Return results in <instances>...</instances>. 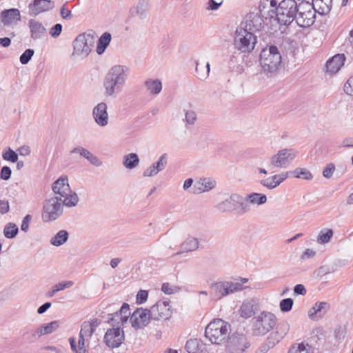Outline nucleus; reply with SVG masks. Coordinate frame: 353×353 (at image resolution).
I'll use <instances>...</instances> for the list:
<instances>
[{
    "label": "nucleus",
    "mask_w": 353,
    "mask_h": 353,
    "mask_svg": "<svg viewBox=\"0 0 353 353\" xmlns=\"http://www.w3.org/2000/svg\"><path fill=\"white\" fill-rule=\"evenodd\" d=\"M125 339L122 328L112 327L107 330L104 335V343L110 348L119 347Z\"/></svg>",
    "instance_id": "2eb2a0df"
},
{
    "label": "nucleus",
    "mask_w": 353,
    "mask_h": 353,
    "mask_svg": "<svg viewBox=\"0 0 353 353\" xmlns=\"http://www.w3.org/2000/svg\"><path fill=\"white\" fill-rule=\"evenodd\" d=\"M54 7V2L52 0H33L28 8L30 16L36 17L43 12L52 10Z\"/></svg>",
    "instance_id": "dca6fc26"
},
{
    "label": "nucleus",
    "mask_w": 353,
    "mask_h": 353,
    "mask_svg": "<svg viewBox=\"0 0 353 353\" xmlns=\"http://www.w3.org/2000/svg\"><path fill=\"white\" fill-rule=\"evenodd\" d=\"M248 281V279L246 278H240L233 281L216 282L210 286V296L212 299L219 300L224 296L243 290L245 288L243 284Z\"/></svg>",
    "instance_id": "7ed1b4c3"
},
{
    "label": "nucleus",
    "mask_w": 353,
    "mask_h": 353,
    "mask_svg": "<svg viewBox=\"0 0 353 353\" xmlns=\"http://www.w3.org/2000/svg\"><path fill=\"white\" fill-rule=\"evenodd\" d=\"M283 336L279 334L278 332H272L268 338V346L271 347H274L283 339Z\"/></svg>",
    "instance_id": "09e8293b"
},
{
    "label": "nucleus",
    "mask_w": 353,
    "mask_h": 353,
    "mask_svg": "<svg viewBox=\"0 0 353 353\" xmlns=\"http://www.w3.org/2000/svg\"><path fill=\"white\" fill-rule=\"evenodd\" d=\"M148 291L140 290L137 294V302L139 304L145 303L148 299Z\"/></svg>",
    "instance_id": "0e129e2a"
},
{
    "label": "nucleus",
    "mask_w": 353,
    "mask_h": 353,
    "mask_svg": "<svg viewBox=\"0 0 353 353\" xmlns=\"http://www.w3.org/2000/svg\"><path fill=\"white\" fill-rule=\"evenodd\" d=\"M290 174L297 179L311 180L313 178L312 173L305 168H296L294 170L290 172Z\"/></svg>",
    "instance_id": "c03bdc74"
},
{
    "label": "nucleus",
    "mask_w": 353,
    "mask_h": 353,
    "mask_svg": "<svg viewBox=\"0 0 353 353\" xmlns=\"http://www.w3.org/2000/svg\"><path fill=\"white\" fill-rule=\"evenodd\" d=\"M333 230L332 229L322 230L317 237V242L319 244H325L330 242L333 236Z\"/></svg>",
    "instance_id": "a18cd8bd"
},
{
    "label": "nucleus",
    "mask_w": 353,
    "mask_h": 353,
    "mask_svg": "<svg viewBox=\"0 0 353 353\" xmlns=\"http://www.w3.org/2000/svg\"><path fill=\"white\" fill-rule=\"evenodd\" d=\"M139 162V158L136 153H129L125 154L123 158V166L129 170H132L137 167Z\"/></svg>",
    "instance_id": "c9c22d12"
},
{
    "label": "nucleus",
    "mask_w": 353,
    "mask_h": 353,
    "mask_svg": "<svg viewBox=\"0 0 353 353\" xmlns=\"http://www.w3.org/2000/svg\"><path fill=\"white\" fill-rule=\"evenodd\" d=\"M19 232L17 225L12 223L7 224L3 229V234L8 239H13Z\"/></svg>",
    "instance_id": "49530a36"
},
{
    "label": "nucleus",
    "mask_w": 353,
    "mask_h": 353,
    "mask_svg": "<svg viewBox=\"0 0 353 353\" xmlns=\"http://www.w3.org/2000/svg\"><path fill=\"white\" fill-rule=\"evenodd\" d=\"M68 238V232L65 230H61L50 239V242L52 245L59 247L66 243Z\"/></svg>",
    "instance_id": "4c0bfd02"
},
{
    "label": "nucleus",
    "mask_w": 353,
    "mask_h": 353,
    "mask_svg": "<svg viewBox=\"0 0 353 353\" xmlns=\"http://www.w3.org/2000/svg\"><path fill=\"white\" fill-rule=\"evenodd\" d=\"M168 163V156L166 153L161 154L158 160L147 168L143 173L145 177L156 176L159 172L163 171Z\"/></svg>",
    "instance_id": "aec40b11"
},
{
    "label": "nucleus",
    "mask_w": 353,
    "mask_h": 353,
    "mask_svg": "<svg viewBox=\"0 0 353 353\" xmlns=\"http://www.w3.org/2000/svg\"><path fill=\"white\" fill-rule=\"evenodd\" d=\"M216 185V181L212 178H200L194 184V193L208 192L215 188Z\"/></svg>",
    "instance_id": "b1692460"
},
{
    "label": "nucleus",
    "mask_w": 353,
    "mask_h": 353,
    "mask_svg": "<svg viewBox=\"0 0 353 353\" xmlns=\"http://www.w3.org/2000/svg\"><path fill=\"white\" fill-rule=\"evenodd\" d=\"M329 309L330 304L327 302L316 303L314 306L309 310L308 316L313 320L319 319L322 318Z\"/></svg>",
    "instance_id": "c85d7f7f"
},
{
    "label": "nucleus",
    "mask_w": 353,
    "mask_h": 353,
    "mask_svg": "<svg viewBox=\"0 0 353 353\" xmlns=\"http://www.w3.org/2000/svg\"><path fill=\"white\" fill-rule=\"evenodd\" d=\"M294 301L291 298H286L280 302V309L282 312H286L292 310Z\"/></svg>",
    "instance_id": "8fccbe9b"
},
{
    "label": "nucleus",
    "mask_w": 353,
    "mask_h": 353,
    "mask_svg": "<svg viewBox=\"0 0 353 353\" xmlns=\"http://www.w3.org/2000/svg\"><path fill=\"white\" fill-rule=\"evenodd\" d=\"M252 332L254 336H263L269 332L276 324L275 315L270 312H261L252 318Z\"/></svg>",
    "instance_id": "423d86ee"
},
{
    "label": "nucleus",
    "mask_w": 353,
    "mask_h": 353,
    "mask_svg": "<svg viewBox=\"0 0 353 353\" xmlns=\"http://www.w3.org/2000/svg\"><path fill=\"white\" fill-rule=\"evenodd\" d=\"M210 67V63L208 62L205 65H200V64L196 62L195 71L197 78L202 81L205 80L209 76Z\"/></svg>",
    "instance_id": "37998d69"
},
{
    "label": "nucleus",
    "mask_w": 353,
    "mask_h": 353,
    "mask_svg": "<svg viewBox=\"0 0 353 353\" xmlns=\"http://www.w3.org/2000/svg\"><path fill=\"white\" fill-rule=\"evenodd\" d=\"M129 72L130 68L126 65H113L104 78V94L106 97H116L123 90Z\"/></svg>",
    "instance_id": "f03ea898"
},
{
    "label": "nucleus",
    "mask_w": 353,
    "mask_h": 353,
    "mask_svg": "<svg viewBox=\"0 0 353 353\" xmlns=\"http://www.w3.org/2000/svg\"><path fill=\"white\" fill-rule=\"evenodd\" d=\"M52 188L54 193L59 194V196H65L71 190L66 176H61L54 181Z\"/></svg>",
    "instance_id": "cd10ccee"
},
{
    "label": "nucleus",
    "mask_w": 353,
    "mask_h": 353,
    "mask_svg": "<svg viewBox=\"0 0 353 353\" xmlns=\"http://www.w3.org/2000/svg\"><path fill=\"white\" fill-rule=\"evenodd\" d=\"M11 169L8 166H3L1 170V178L3 180H8L11 176Z\"/></svg>",
    "instance_id": "774afa93"
},
{
    "label": "nucleus",
    "mask_w": 353,
    "mask_h": 353,
    "mask_svg": "<svg viewBox=\"0 0 353 353\" xmlns=\"http://www.w3.org/2000/svg\"><path fill=\"white\" fill-rule=\"evenodd\" d=\"M263 17L258 12H250L247 14L245 21V27L251 32L260 31L264 26Z\"/></svg>",
    "instance_id": "412c9836"
},
{
    "label": "nucleus",
    "mask_w": 353,
    "mask_h": 353,
    "mask_svg": "<svg viewBox=\"0 0 353 353\" xmlns=\"http://www.w3.org/2000/svg\"><path fill=\"white\" fill-rule=\"evenodd\" d=\"M256 43V37L253 32L243 27L238 28L235 32L234 45L243 53L252 52Z\"/></svg>",
    "instance_id": "6e6552de"
},
{
    "label": "nucleus",
    "mask_w": 353,
    "mask_h": 353,
    "mask_svg": "<svg viewBox=\"0 0 353 353\" xmlns=\"http://www.w3.org/2000/svg\"><path fill=\"white\" fill-rule=\"evenodd\" d=\"M63 214L62 199L58 196L51 197L45 201L41 214L44 222L57 219Z\"/></svg>",
    "instance_id": "9d476101"
},
{
    "label": "nucleus",
    "mask_w": 353,
    "mask_h": 353,
    "mask_svg": "<svg viewBox=\"0 0 353 353\" xmlns=\"http://www.w3.org/2000/svg\"><path fill=\"white\" fill-rule=\"evenodd\" d=\"M344 91L349 95H353V77H350L345 84Z\"/></svg>",
    "instance_id": "338daca9"
},
{
    "label": "nucleus",
    "mask_w": 353,
    "mask_h": 353,
    "mask_svg": "<svg viewBox=\"0 0 353 353\" xmlns=\"http://www.w3.org/2000/svg\"><path fill=\"white\" fill-rule=\"evenodd\" d=\"M198 247L199 241L196 238H188L181 245V252L194 251Z\"/></svg>",
    "instance_id": "a19ab883"
},
{
    "label": "nucleus",
    "mask_w": 353,
    "mask_h": 353,
    "mask_svg": "<svg viewBox=\"0 0 353 353\" xmlns=\"http://www.w3.org/2000/svg\"><path fill=\"white\" fill-rule=\"evenodd\" d=\"M288 353H314V348L308 343H295L289 349Z\"/></svg>",
    "instance_id": "58836bf2"
},
{
    "label": "nucleus",
    "mask_w": 353,
    "mask_h": 353,
    "mask_svg": "<svg viewBox=\"0 0 353 353\" xmlns=\"http://www.w3.org/2000/svg\"><path fill=\"white\" fill-rule=\"evenodd\" d=\"M59 327V321H54L47 324H43L38 327L34 334V336H41L50 334L56 331Z\"/></svg>",
    "instance_id": "2f4dec72"
},
{
    "label": "nucleus",
    "mask_w": 353,
    "mask_h": 353,
    "mask_svg": "<svg viewBox=\"0 0 353 353\" xmlns=\"http://www.w3.org/2000/svg\"><path fill=\"white\" fill-rule=\"evenodd\" d=\"M335 171V165L333 163L327 164L326 167L323 171V176L326 179H330L334 172Z\"/></svg>",
    "instance_id": "6e6d98bb"
},
{
    "label": "nucleus",
    "mask_w": 353,
    "mask_h": 353,
    "mask_svg": "<svg viewBox=\"0 0 353 353\" xmlns=\"http://www.w3.org/2000/svg\"><path fill=\"white\" fill-rule=\"evenodd\" d=\"M94 42V38L92 34L88 33L79 34L73 41L72 57L80 60L85 59L90 53Z\"/></svg>",
    "instance_id": "1a4fd4ad"
},
{
    "label": "nucleus",
    "mask_w": 353,
    "mask_h": 353,
    "mask_svg": "<svg viewBox=\"0 0 353 353\" xmlns=\"http://www.w3.org/2000/svg\"><path fill=\"white\" fill-rule=\"evenodd\" d=\"M241 58V53L234 52L229 54L228 60V66L231 72H236L240 73L241 68L239 65V59Z\"/></svg>",
    "instance_id": "f704fd0d"
},
{
    "label": "nucleus",
    "mask_w": 353,
    "mask_h": 353,
    "mask_svg": "<svg viewBox=\"0 0 353 353\" xmlns=\"http://www.w3.org/2000/svg\"><path fill=\"white\" fill-rule=\"evenodd\" d=\"M260 183L261 185H263V187L266 188L268 190H273L276 188L274 185L273 176L261 179L260 181Z\"/></svg>",
    "instance_id": "5fc2aeb1"
},
{
    "label": "nucleus",
    "mask_w": 353,
    "mask_h": 353,
    "mask_svg": "<svg viewBox=\"0 0 353 353\" xmlns=\"http://www.w3.org/2000/svg\"><path fill=\"white\" fill-rule=\"evenodd\" d=\"M260 65L264 72L274 73L281 64V55L275 46H270L263 49L259 56Z\"/></svg>",
    "instance_id": "39448f33"
},
{
    "label": "nucleus",
    "mask_w": 353,
    "mask_h": 353,
    "mask_svg": "<svg viewBox=\"0 0 353 353\" xmlns=\"http://www.w3.org/2000/svg\"><path fill=\"white\" fill-rule=\"evenodd\" d=\"M185 348L188 353H204L206 351V344L201 339H191L187 341Z\"/></svg>",
    "instance_id": "c756f323"
},
{
    "label": "nucleus",
    "mask_w": 353,
    "mask_h": 353,
    "mask_svg": "<svg viewBox=\"0 0 353 353\" xmlns=\"http://www.w3.org/2000/svg\"><path fill=\"white\" fill-rule=\"evenodd\" d=\"M144 85L148 92L157 95L162 90V83L159 79H149L144 83Z\"/></svg>",
    "instance_id": "473e14b6"
},
{
    "label": "nucleus",
    "mask_w": 353,
    "mask_h": 353,
    "mask_svg": "<svg viewBox=\"0 0 353 353\" xmlns=\"http://www.w3.org/2000/svg\"><path fill=\"white\" fill-rule=\"evenodd\" d=\"M216 209L222 212H232L238 210L239 213L244 214L250 210V205L245 199L237 194H232L225 200L219 202L216 206Z\"/></svg>",
    "instance_id": "0eeeda50"
},
{
    "label": "nucleus",
    "mask_w": 353,
    "mask_h": 353,
    "mask_svg": "<svg viewBox=\"0 0 353 353\" xmlns=\"http://www.w3.org/2000/svg\"><path fill=\"white\" fill-rule=\"evenodd\" d=\"M250 345V341L246 335L234 333L228 336L225 351V353H246Z\"/></svg>",
    "instance_id": "f8f14e48"
},
{
    "label": "nucleus",
    "mask_w": 353,
    "mask_h": 353,
    "mask_svg": "<svg viewBox=\"0 0 353 353\" xmlns=\"http://www.w3.org/2000/svg\"><path fill=\"white\" fill-rule=\"evenodd\" d=\"M345 60V58L343 54H338L334 55L326 63L327 72L330 74L336 73L343 65Z\"/></svg>",
    "instance_id": "bb28decb"
},
{
    "label": "nucleus",
    "mask_w": 353,
    "mask_h": 353,
    "mask_svg": "<svg viewBox=\"0 0 353 353\" xmlns=\"http://www.w3.org/2000/svg\"><path fill=\"white\" fill-rule=\"evenodd\" d=\"M149 12V0H138L128 10L130 18L138 17L141 20L146 19Z\"/></svg>",
    "instance_id": "6ab92c4d"
},
{
    "label": "nucleus",
    "mask_w": 353,
    "mask_h": 353,
    "mask_svg": "<svg viewBox=\"0 0 353 353\" xmlns=\"http://www.w3.org/2000/svg\"><path fill=\"white\" fill-rule=\"evenodd\" d=\"M3 158L6 161H10L13 163L17 162L18 160L17 154L11 149H9L3 154Z\"/></svg>",
    "instance_id": "4d7b16f0"
},
{
    "label": "nucleus",
    "mask_w": 353,
    "mask_h": 353,
    "mask_svg": "<svg viewBox=\"0 0 353 353\" xmlns=\"http://www.w3.org/2000/svg\"><path fill=\"white\" fill-rule=\"evenodd\" d=\"M74 285V282L72 281H62L59 282V283L56 284L54 287L56 288V290L57 292L63 290L67 288H70Z\"/></svg>",
    "instance_id": "680f3d73"
},
{
    "label": "nucleus",
    "mask_w": 353,
    "mask_h": 353,
    "mask_svg": "<svg viewBox=\"0 0 353 353\" xmlns=\"http://www.w3.org/2000/svg\"><path fill=\"white\" fill-rule=\"evenodd\" d=\"M230 325L222 319L211 321L205 327V336L213 343L219 345L228 338Z\"/></svg>",
    "instance_id": "20e7f679"
},
{
    "label": "nucleus",
    "mask_w": 353,
    "mask_h": 353,
    "mask_svg": "<svg viewBox=\"0 0 353 353\" xmlns=\"http://www.w3.org/2000/svg\"><path fill=\"white\" fill-rule=\"evenodd\" d=\"M32 219V216L30 214H27L25 216L22 220V223L21 225V230L25 232L28 231L29 225L30 221Z\"/></svg>",
    "instance_id": "e2e57ef3"
},
{
    "label": "nucleus",
    "mask_w": 353,
    "mask_h": 353,
    "mask_svg": "<svg viewBox=\"0 0 353 353\" xmlns=\"http://www.w3.org/2000/svg\"><path fill=\"white\" fill-rule=\"evenodd\" d=\"M94 330L95 327L93 324L84 322L81 325L79 334L84 337H90L94 332Z\"/></svg>",
    "instance_id": "de8ad7c7"
},
{
    "label": "nucleus",
    "mask_w": 353,
    "mask_h": 353,
    "mask_svg": "<svg viewBox=\"0 0 353 353\" xmlns=\"http://www.w3.org/2000/svg\"><path fill=\"white\" fill-rule=\"evenodd\" d=\"M150 314V309L137 308L130 316L132 326L135 328L146 326L152 319Z\"/></svg>",
    "instance_id": "a211bd4d"
},
{
    "label": "nucleus",
    "mask_w": 353,
    "mask_h": 353,
    "mask_svg": "<svg viewBox=\"0 0 353 353\" xmlns=\"http://www.w3.org/2000/svg\"><path fill=\"white\" fill-rule=\"evenodd\" d=\"M1 21L6 26L16 24L21 21L20 11L17 8L4 10L1 13Z\"/></svg>",
    "instance_id": "393cba45"
},
{
    "label": "nucleus",
    "mask_w": 353,
    "mask_h": 353,
    "mask_svg": "<svg viewBox=\"0 0 353 353\" xmlns=\"http://www.w3.org/2000/svg\"><path fill=\"white\" fill-rule=\"evenodd\" d=\"M185 121L189 125L194 124L196 120V114L193 110H187L185 114Z\"/></svg>",
    "instance_id": "13d9d810"
},
{
    "label": "nucleus",
    "mask_w": 353,
    "mask_h": 353,
    "mask_svg": "<svg viewBox=\"0 0 353 353\" xmlns=\"http://www.w3.org/2000/svg\"><path fill=\"white\" fill-rule=\"evenodd\" d=\"M62 199V206L65 205L68 208H72L77 205L79 202V196L74 192L70 190V192L65 196H58Z\"/></svg>",
    "instance_id": "ea45409f"
},
{
    "label": "nucleus",
    "mask_w": 353,
    "mask_h": 353,
    "mask_svg": "<svg viewBox=\"0 0 353 353\" xmlns=\"http://www.w3.org/2000/svg\"><path fill=\"white\" fill-rule=\"evenodd\" d=\"M152 319L155 321L168 320L172 315L169 301H159L150 307Z\"/></svg>",
    "instance_id": "4468645a"
},
{
    "label": "nucleus",
    "mask_w": 353,
    "mask_h": 353,
    "mask_svg": "<svg viewBox=\"0 0 353 353\" xmlns=\"http://www.w3.org/2000/svg\"><path fill=\"white\" fill-rule=\"evenodd\" d=\"M245 200L247 202L260 205L266 203L267 196L263 194L254 192L248 194Z\"/></svg>",
    "instance_id": "79ce46f5"
},
{
    "label": "nucleus",
    "mask_w": 353,
    "mask_h": 353,
    "mask_svg": "<svg viewBox=\"0 0 353 353\" xmlns=\"http://www.w3.org/2000/svg\"><path fill=\"white\" fill-rule=\"evenodd\" d=\"M315 13L309 1H301L294 21L301 28L310 27L314 23Z\"/></svg>",
    "instance_id": "ddd939ff"
},
{
    "label": "nucleus",
    "mask_w": 353,
    "mask_h": 353,
    "mask_svg": "<svg viewBox=\"0 0 353 353\" xmlns=\"http://www.w3.org/2000/svg\"><path fill=\"white\" fill-rule=\"evenodd\" d=\"M299 2L296 0H282L279 4L276 0L270 1L272 9L268 10L266 17L274 18L281 27H288L296 19Z\"/></svg>",
    "instance_id": "f257e3e1"
},
{
    "label": "nucleus",
    "mask_w": 353,
    "mask_h": 353,
    "mask_svg": "<svg viewBox=\"0 0 353 353\" xmlns=\"http://www.w3.org/2000/svg\"><path fill=\"white\" fill-rule=\"evenodd\" d=\"M269 8L272 9V8L270 7V1H269L268 0H261L259 2L258 7L259 14L263 17L268 19V17H266L268 16V14H265V10Z\"/></svg>",
    "instance_id": "603ef678"
},
{
    "label": "nucleus",
    "mask_w": 353,
    "mask_h": 353,
    "mask_svg": "<svg viewBox=\"0 0 353 353\" xmlns=\"http://www.w3.org/2000/svg\"><path fill=\"white\" fill-rule=\"evenodd\" d=\"M34 54V50L30 48L26 50L19 57L20 62L23 65L27 64L30 61Z\"/></svg>",
    "instance_id": "3c124183"
},
{
    "label": "nucleus",
    "mask_w": 353,
    "mask_h": 353,
    "mask_svg": "<svg viewBox=\"0 0 353 353\" xmlns=\"http://www.w3.org/2000/svg\"><path fill=\"white\" fill-rule=\"evenodd\" d=\"M289 174L290 172H283L273 175L275 188H277L283 183L289 176Z\"/></svg>",
    "instance_id": "864d4df0"
},
{
    "label": "nucleus",
    "mask_w": 353,
    "mask_h": 353,
    "mask_svg": "<svg viewBox=\"0 0 353 353\" xmlns=\"http://www.w3.org/2000/svg\"><path fill=\"white\" fill-rule=\"evenodd\" d=\"M111 34L108 32H104L99 37L97 46V52L98 54H102L105 52L111 41Z\"/></svg>",
    "instance_id": "e433bc0d"
},
{
    "label": "nucleus",
    "mask_w": 353,
    "mask_h": 353,
    "mask_svg": "<svg viewBox=\"0 0 353 353\" xmlns=\"http://www.w3.org/2000/svg\"><path fill=\"white\" fill-rule=\"evenodd\" d=\"M62 31V26L60 23L55 24L53 27H52L50 30V34L53 38L58 37Z\"/></svg>",
    "instance_id": "bf43d9fd"
},
{
    "label": "nucleus",
    "mask_w": 353,
    "mask_h": 353,
    "mask_svg": "<svg viewBox=\"0 0 353 353\" xmlns=\"http://www.w3.org/2000/svg\"><path fill=\"white\" fill-rule=\"evenodd\" d=\"M161 290L165 294H172L176 292V288L170 285L168 283H164L161 286Z\"/></svg>",
    "instance_id": "69168bd1"
},
{
    "label": "nucleus",
    "mask_w": 353,
    "mask_h": 353,
    "mask_svg": "<svg viewBox=\"0 0 353 353\" xmlns=\"http://www.w3.org/2000/svg\"><path fill=\"white\" fill-rule=\"evenodd\" d=\"M28 26L30 30V38L34 41L43 39L47 34L45 26L41 22L35 19H29Z\"/></svg>",
    "instance_id": "4be33fe9"
},
{
    "label": "nucleus",
    "mask_w": 353,
    "mask_h": 353,
    "mask_svg": "<svg viewBox=\"0 0 353 353\" xmlns=\"http://www.w3.org/2000/svg\"><path fill=\"white\" fill-rule=\"evenodd\" d=\"M72 154H79L81 157L86 159L92 165L99 167L102 165V161L96 155L93 154L86 148L79 146L74 148L72 151Z\"/></svg>",
    "instance_id": "a878e982"
},
{
    "label": "nucleus",
    "mask_w": 353,
    "mask_h": 353,
    "mask_svg": "<svg viewBox=\"0 0 353 353\" xmlns=\"http://www.w3.org/2000/svg\"><path fill=\"white\" fill-rule=\"evenodd\" d=\"M346 334V329L344 327L339 326L334 330V336L336 339L339 341L343 340Z\"/></svg>",
    "instance_id": "052dcab7"
},
{
    "label": "nucleus",
    "mask_w": 353,
    "mask_h": 353,
    "mask_svg": "<svg viewBox=\"0 0 353 353\" xmlns=\"http://www.w3.org/2000/svg\"><path fill=\"white\" fill-rule=\"evenodd\" d=\"M107 105L104 102L97 104L92 110V115L95 122L101 127H105L108 123V114Z\"/></svg>",
    "instance_id": "5701e85b"
},
{
    "label": "nucleus",
    "mask_w": 353,
    "mask_h": 353,
    "mask_svg": "<svg viewBox=\"0 0 353 353\" xmlns=\"http://www.w3.org/2000/svg\"><path fill=\"white\" fill-rule=\"evenodd\" d=\"M254 301L248 300L244 301L240 307L239 312L241 317L249 319L254 314Z\"/></svg>",
    "instance_id": "72a5a7b5"
},
{
    "label": "nucleus",
    "mask_w": 353,
    "mask_h": 353,
    "mask_svg": "<svg viewBox=\"0 0 353 353\" xmlns=\"http://www.w3.org/2000/svg\"><path fill=\"white\" fill-rule=\"evenodd\" d=\"M130 316V305L124 303L119 312L111 314V318L108 320V323L112 327H120L125 323Z\"/></svg>",
    "instance_id": "f3484780"
},
{
    "label": "nucleus",
    "mask_w": 353,
    "mask_h": 353,
    "mask_svg": "<svg viewBox=\"0 0 353 353\" xmlns=\"http://www.w3.org/2000/svg\"><path fill=\"white\" fill-rule=\"evenodd\" d=\"M312 9L320 14H327L332 8V0H312Z\"/></svg>",
    "instance_id": "7c9ffc66"
},
{
    "label": "nucleus",
    "mask_w": 353,
    "mask_h": 353,
    "mask_svg": "<svg viewBox=\"0 0 353 353\" xmlns=\"http://www.w3.org/2000/svg\"><path fill=\"white\" fill-rule=\"evenodd\" d=\"M297 154L298 151L294 148L279 150L270 158L269 165L272 168H287L291 165Z\"/></svg>",
    "instance_id": "9b49d317"
}]
</instances>
